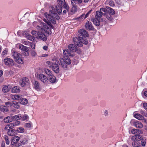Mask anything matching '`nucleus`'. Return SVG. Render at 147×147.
<instances>
[{
	"label": "nucleus",
	"mask_w": 147,
	"mask_h": 147,
	"mask_svg": "<svg viewBox=\"0 0 147 147\" xmlns=\"http://www.w3.org/2000/svg\"><path fill=\"white\" fill-rule=\"evenodd\" d=\"M105 16L107 19L109 20H111L113 19V17L111 15V14L108 13Z\"/></svg>",
	"instance_id": "nucleus-41"
},
{
	"label": "nucleus",
	"mask_w": 147,
	"mask_h": 147,
	"mask_svg": "<svg viewBox=\"0 0 147 147\" xmlns=\"http://www.w3.org/2000/svg\"><path fill=\"white\" fill-rule=\"evenodd\" d=\"M65 56L64 58H60V61L62 67L65 70H67V65L71 64V61L69 58L70 57Z\"/></svg>",
	"instance_id": "nucleus-6"
},
{
	"label": "nucleus",
	"mask_w": 147,
	"mask_h": 147,
	"mask_svg": "<svg viewBox=\"0 0 147 147\" xmlns=\"http://www.w3.org/2000/svg\"><path fill=\"white\" fill-rule=\"evenodd\" d=\"M12 55L16 61L19 64H22L24 61L21 58V55L16 51L13 52Z\"/></svg>",
	"instance_id": "nucleus-9"
},
{
	"label": "nucleus",
	"mask_w": 147,
	"mask_h": 147,
	"mask_svg": "<svg viewBox=\"0 0 147 147\" xmlns=\"http://www.w3.org/2000/svg\"><path fill=\"white\" fill-rule=\"evenodd\" d=\"M144 94L145 96L147 97V90L144 92Z\"/></svg>",
	"instance_id": "nucleus-63"
},
{
	"label": "nucleus",
	"mask_w": 147,
	"mask_h": 147,
	"mask_svg": "<svg viewBox=\"0 0 147 147\" xmlns=\"http://www.w3.org/2000/svg\"><path fill=\"white\" fill-rule=\"evenodd\" d=\"M3 74V71L2 70H0V77H1Z\"/></svg>",
	"instance_id": "nucleus-62"
},
{
	"label": "nucleus",
	"mask_w": 147,
	"mask_h": 147,
	"mask_svg": "<svg viewBox=\"0 0 147 147\" xmlns=\"http://www.w3.org/2000/svg\"><path fill=\"white\" fill-rule=\"evenodd\" d=\"M28 81V78L26 77L23 78L22 80L20 82L21 86H22L24 87Z\"/></svg>",
	"instance_id": "nucleus-20"
},
{
	"label": "nucleus",
	"mask_w": 147,
	"mask_h": 147,
	"mask_svg": "<svg viewBox=\"0 0 147 147\" xmlns=\"http://www.w3.org/2000/svg\"><path fill=\"white\" fill-rule=\"evenodd\" d=\"M49 80L52 83H54L56 82V78L53 74L49 77Z\"/></svg>",
	"instance_id": "nucleus-19"
},
{
	"label": "nucleus",
	"mask_w": 147,
	"mask_h": 147,
	"mask_svg": "<svg viewBox=\"0 0 147 147\" xmlns=\"http://www.w3.org/2000/svg\"><path fill=\"white\" fill-rule=\"evenodd\" d=\"M57 1L59 5H57L55 7H52V10L50 11L49 13L51 12V11H52L53 13H53H54L57 14V16H58L56 12L58 14H60L62 12V7L64 9H66L68 10L69 9V6L66 4L65 0H57Z\"/></svg>",
	"instance_id": "nucleus-2"
},
{
	"label": "nucleus",
	"mask_w": 147,
	"mask_h": 147,
	"mask_svg": "<svg viewBox=\"0 0 147 147\" xmlns=\"http://www.w3.org/2000/svg\"><path fill=\"white\" fill-rule=\"evenodd\" d=\"M20 91V88L19 86H15L13 87L11 90L12 93L18 92Z\"/></svg>",
	"instance_id": "nucleus-26"
},
{
	"label": "nucleus",
	"mask_w": 147,
	"mask_h": 147,
	"mask_svg": "<svg viewBox=\"0 0 147 147\" xmlns=\"http://www.w3.org/2000/svg\"><path fill=\"white\" fill-rule=\"evenodd\" d=\"M84 14H82V15L80 16L79 17L78 19H82L84 17Z\"/></svg>",
	"instance_id": "nucleus-56"
},
{
	"label": "nucleus",
	"mask_w": 147,
	"mask_h": 147,
	"mask_svg": "<svg viewBox=\"0 0 147 147\" xmlns=\"http://www.w3.org/2000/svg\"><path fill=\"white\" fill-rule=\"evenodd\" d=\"M109 4L111 6H113L115 5L114 1L112 0H110L109 2Z\"/></svg>",
	"instance_id": "nucleus-46"
},
{
	"label": "nucleus",
	"mask_w": 147,
	"mask_h": 147,
	"mask_svg": "<svg viewBox=\"0 0 147 147\" xmlns=\"http://www.w3.org/2000/svg\"><path fill=\"white\" fill-rule=\"evenodd\" d=\"M13 101L10 102H5V105L8 107H11L13 105Z\"/></svg>",
	"instance_id": "nucleus-44"
},
{
	"label": "nucleus",
	"mask_w": 147,
	"mask_h": 147,
	"mask_svg": "<svg viewBox=\"0 0 147 147\" xmlns=\"http://www.w3.org/2000/svg\"><path fill=\"white\" fill-rule=\"evenodd\" d=\"M82 0H71V3L72 7L70 10V12L74 13L77 10V4H80L82 3Z\"/></svg>",
	"instance_id": "nucleus-7"
},
{
	"label": "nucleus",
	"mask_w": 147,
	"mask_h": 147,
	"mask_svg": "<svg viewBox=\"0 0 147 147\" xmlns=\"http://www.w3.org/2000/svg\"><path fill=\"white\" fill-rule=\"evenodd\" d=\"M31 54L32 56H35L36 55V53L34 51H31Z\"/></svg>",
	"instance_id": "nucleus-54"
},
{
	"label": "nucleus",
	"mask_w": 147,
	"mask_h": 147,
	"mask_svg": "<svg viewBox=\"0 0 147 147\" xmlns=\"http://www.w3.org/2000/svg\"><path fill=\"white\" fill-rule=\"evenodd\" d=\"M43 49L45 50H47L48 49V47L46 46H44L43 47Z\"/></svg>",
	"instance_id": "nucleus-58"
},
{
	"label": "nucleus",
	"mask_w": 147,
	"mask_h": 147,
	"mask_svg": "<svg viewBox=\"0 0 147 147\" xmlns=\"http://www.w3.org/2000/svg\"><path fill=\"white\" fill-rule=\"evenodd\" d=\"M131 132L132 134L136 135L141 134H143V131L138 129H133L131 130Z\"/></svg>",
	"instance_id": "nucleus-16"
},
{
	"label": "nucleus",
	"mask_w": 147,
	"mask_h": 147,
	"mask_svg": "<svg viewBox=\"0 0 147 147\" xmlns=\"http://www.w3.org/2000/svg\"><path fill=\"white\" fill-rule=\"evenodd\" d=\"M34 88L36 89H40V84L37 81H35L34 84Z\"/></svg>",
	"instance_id": "nucleus-33"
},
{
	"label": "nucleus",
	"mask_w": 147,
	"mask_h": 147,
	"mask_svg": "<svg viewBox=\"0 0 147 147\" xmlns=\"http://www.w3.org/2000/svg\"><path fill=\"white\" fill-rule=\"evenodd\" d=\"M32 35L35 36L37 39L43 41L47 40V38L46 36L41 31H36L35 30H32L31 32Z\"/></svg>",
	"instance_id": "nucleus-5"
},
{
	"label": "nucleus",
	"mask_w": 147,
	"mask_h": 147,
	"mask_svg": "<svg viewBox=\"0 0 147 147\" xmlns=\"http://www.w3.org/2000/svg\"><path fill=\"white\" fill-rule=\"evenodd\" d=\"M75 52L79 54H80L82 53V51L80 49L77 47L74 50V52Z\"/></svg>",
	"instance_id": "nucleus-38"
},
{
	"label": "nucleus",
	"mask_w": 147,
	"mask_h": 147,
	"mask_svg": "<svg viewBox=\"0 0 147 147\" xmlns=\"http://www.w3.org/2000/svg\"><path fill=\"white\" fill-rule=\"evenodd\" d=\"M16 130L15 129H9L7 132V134L8 135L13 136H14L16 134Z\"/></svg>",
	"instance_id": "nucleus-21"
},
{
	"label": "nucleus",
	"mask_w": 147,
	"mask_h": 147,
	"mask_svg": "<svg viewBox=\"0 0 147 147\" xmlns=\"http://www.w3.org/2000/svg\"><path fill=\"white\" fill-rule=\"evenodd\" d=\"M46 64L48 65L49 67H51L52 66V63H51V62L49 61H47L46 63Z\"/></svg>",
	"instance_id": "nucleus-52"
},
{
	"label": "nucleus",
	"mask_w": 147,
	"mask_h": 147,
	"mask_svg": "<svg viewBox=\"0 0 147 147\" xmlns=\"http://www.w3.org/2000/svg\"><path fill=\"white\" fill-rule=\"evenodd\" d=\"M104 115L105 116H107L108 115V111L107 110H105L104 111Z\"/></svg>",
	"instance_id": "nucleus-51"
},
{
	"label": "nucleus",
	"mask_w": 147,
	"mask_h": 147,
	"mask_svg": "<svg viewBox=\"0 0 147 147\" xmlns=\"http://www.w3.org/2000/svg\"><path fill=\"white\" fill-rule=\"evenodd\" d=\"M32 36H31V35L27 34L26 35V37L27 38L28 40H29L32 41H35V36H34L32 35Z\"/></svg>",
	"instance_id": "nucleus-29"
},
{
	"label": "nucleus",
	"mask_w": 147,
	"mask_h": 147,
	"mask_svg": "<svg viewBox=\"0 0 147 147\" xmlns=\"http://www.w3.org/2000/svg\"><path fill=\"white\" fill-rule=\"evenodd\" d=\"M136 142V141H133L132 143V145L134 147H138L139 146H138V143Z\"/></svg>",
	"instance_id": "nucleus-43"
},
{
	"label": "nucleus",
	"mask_w": 147,
	"mask_h": 147,
	"mask_svg": "<svg viewBox=\"0 0 147 147\" xmlns=\"http://www.w3.org/2000/svg\"><path fill=\"white\" fill-rule=\"evenodd\" d=\"M85 27L86 29L89 30H94V29L92 26L91 23L89 21H88L86 24Z\"/></svg>",
	"instance_id": "nucleus-15"
},
{
	"label": "nucleus",
	"mask_w": 147,
	"mask_h": 147,
	"mask_svg": "<svg viewBox=\"0 0 147 147\" xmlns=\"http://www.w3.org/2000/svg\"><path fill=\"white\" fill-rule=\"evenodd\" d=\"M108 8H109L108 6L106 7L105 8H100L99 11H96V17L101 18L102 16H105L108 14Z\"/></svg>",
	"instance_id": "nucleus-8"
},
{
	"label": "nucleus",
	"mask_w": 147,
	"mask_h": 147,
	"mask_svg": "<svg viewBox=\"0 0 147 147\" xmlns=\"http://www.w3.org/2000/svg\"><path fill=\"white\" fill-rule=\"evenodd\" d=\"M16 130V131H18L20 133H23L24 131V129L23 127H20L18 128Z\"/></svg>",
	"instance_id": "nucleus-40"
},
{
	"label": "nucleus",
	"mask_w": 147,
	"mask_h": 147,
	"mask_svg": "<svg viewBox=\"0 0 147 147\" xmlns=\"http://www.w3.org/2000/svg\"><path fill=\"white\" fill-rule=\"evenodd\" d=\"M65 10H64L63 11V13L64 14H65L66 12H67V11L68 12L69 11V9L67 10L66 9H65Z\"/></svg>",
	"instance_id": "nucleus-59"
},
{
	"label": "nucleus",
	"mask_w": 147,
	"mask_h": 147,
	"mask_svg": "<svg viewBox=\"0 0 147 147\" xmlns=\"http://www.w3.org/2000/svg\"><path fill=\"white\" fill-rule=\"evenodd\" d=\"M45 73L49 77L51 76L53 74L51 73V71L50 70L48 69H45Z\"/></svg>",
	"instance_id": "nucleus-37"
},
{
	"label": "nucleus",
	"mask_w": 147,
	"mask_h": 147,
	"mask_svg": "<svg viewBox=\"0 0 147 147\" xmlns=\"http://www.w3.org/2000/svg\"><path fill=\"white\" fill-rule=\"evenodd\" d=\"M5 130H8L10 129H9V126H8V125L5 126Z\"/></svg>",
	"instance_id": "nucleus-57"
},
{
	"label": "nucleus",
	"mask_w": 147,
	"mask_h": 147,
	"mask_svg": "<svg viewBox=\"0 0 147 147\" xmlns=\"http://www.w3.org/2000/svg\"><path fill=\"white\" fill-rule=\"evenodd\" d=\"M38 77L40 81L44 83H46L48 82V78L43 74H40L38 75Z\"/></svg>",
	"instance_id": "nucleus-14"
},
{
	"label": "nucleus",
	"mask_w": 147,
	"mask_h": 147,
	"mask_svg": "<svg viewBox=\"0 0 147 147\" xmlns=\"http://www.w3.org/2000/svg\"><path fill=\"white\" fill-rule=\"evenodd\" d=\"M25 125L26 127L28 128H30L31 127V124L30 123H26Z\"/></svg>",
	"instance_id": "nucleus-50"
},
{
	"label": "nucleus",
	"mask_w": 147,
	"mask_h": 147,
	"mask_svg": "<svg viewBox=\"0 0 147 147\" xmlns=\"http://www.w3.org/2000/svg\"><path fill=\"white\" fill-rule=\"evenodd\" d=\"M59 64V61H57L52 63L51 66L52 69L56 73H58L59 71L58 66Z\"/></svg>",
	"instance_id": "nucleus-11"
},
{
	"label": "nucleus",
	"mask_w": 147,
	"mask_h": 147,
	"mask_svg": "<svg viewBox=\"0 0 147 147\" xmlns=\"http://www.w3.org/2000/svg\"><path fill=\"white\" fill-rule=\"evenodd\" d=\"M21 95H15L13 96V98L15 100H18L20 104L22 105L27 104L28 102L27 99L25 98H24Z\"/></svg>",
	"instance_id": "nucleus-10"
},
{
	"label": "nucleus",
	"mask_w": 147,
	"mask_h": 147,
	"mask_svg": "<svg viewBox=\"0 0 147 147\" xmlns=\"http://www.w3.org/2000/svg\"><path fill=\"white\" fill-rule=\"evenodd\" d=\"M77 45L75 44H70L68 46L67 49L63 50V55L65 56L72 57L75 56L74 50Z\"/></svg>",
	"instance_id": "nucleus-3"
},
{
	"label": "nucleus",
	"mask_w": 147,
	"mask_h": 147,
	"mask_svg": "<svg viewBox=\"0 0 147 147\" xmlns=\"http://www.w3.org/2000/svg\"><path fill=\"white\" fill-rule=\"evenodd\" d=\"M31 47L32 49H35V45L34 44H32L31 45Z\"/></svg>",
	"instance_id": "nucleus-60"
},
{
	"label": "nucleus",
	"mask_w": 147,
	"mask_h": 147,
	"mask_svg": "<svg viewBox=\"0 0 147 147\" xmlns=\"http://www.w3.org/2000/svg\"><path fill=\"white\" fill-rule=\"evenodd\" d=\"M27 142L28 140L26 138H24L20 140V143L19 144H20L21 146L26 144L27 143Z\"/></svg>",
	"instance_id": "nucleus-36"
},
{
	"label": "nucleus",
	"mask_w": 147,
	"mask_h": 147,
	"mask_svg": "<svg viewBox=\"0 0 147 147\" xmlns=\"http://www.w3.org/2000/svg\"><path fill=\"white\" fill-rule=\"evenodd\" d=\"M22 118L23 120H24L28 119V116L27 115H25L22 116Z\"/></svg>",
	"instance_id": "nucleus-49"
},
{
	"label": "nucleus",
	"mask_w": 147,
	"mask_h": 147,
	"mask_svg": "<svg viewBox=\"0 0 147 147\" xmlns=\"http://www.w3.org/2000/svg\"><path fill=\"white\" fill-rule=\"evenodd\" d=\"M11 144L12 145V147H18L20 146V144H16L13 142H11Z\"/></svg>",
	"instance_id": "nucleus-39"
},
{
	"label": "nucleus",
	"mask_w": 147,
	"mask_h": 147,
	"mask_svg": "<svg viewBox=\"0 0 147 147\" xmlns=\"http://www.w3.org/2000/svg\"><path fill=\"white\" fill-rule=\"evenodd\" d=\"M140 113L141 114H142L143 115L144 114H145V113L143 111H141Z\"/></svg>",
	"instance_id": "nucleus-64"
},
{
	"label": "nucleus",
	"mask_w": 147,
	"mask_h": 147,
	"mask_svg": "<svg viewBox=\"0 0 147 147\" xmlns=\"http://www.w3.org/2000/svg\"><path fill=\"white\" fill-rule=\"evenodd\" d=\"M142 138L141 136L138 135H136L133 136L131 138V140L133 141H139L141 140Z\"/></svg>",
	"instance_id": "nucleus-18"
},
{
	"label": "nucleus",
	"mask_w": 147,
	"mask_h": 147,
	"mask_svg": "<svg viewBox=\"0 0 147 147\" xmlns=\"http://www.w3.org/2000/svg\"><path fill=\"white\" fill-rule=\"evenodd\" d=\"M143 107H144V108L147 111V103H144L143 104Z\"/></svg>",
	"instance_id": "nucleus-53"
},
{
	"label": "nucleus",
	"mask_w": 147,
	"mask_h": 147,
	"mask_svg": "<svg viewBox=\"0 0 147 147\" xmlns=\"http://www.w3.org/2000/svg\"><path fill=\"white\" fill-rule=\"evenodd\" d=\"M141 140V144L143 146H145L146 144V140L145 139H143V138Z\"/></svg>",
	"instance_id": "nucleus-42"
},
{
	"label": "nucleus",
	"mask_w": 147,
	"mask_h": 147,
	"mask_svg": "<svg viewBox=\"0 0 147 147\" xmlns=\"http://www.w3.org/2000/svg\"><path fill=\"white\" fill-rule=\"evenodd\" d=\"M78 36L81 37L82 38L86 37L88 36L89 34L87 32L83 29H81L79 30Z\"/></svg>",
	"instance_id": "nucleus-12"
},
{
	"label": "nucleus",
	"mask_w": 147,
	"mask_h": 147,
	"mask_svg": "<svg viewBox=\"0 0 147 147\" xmlns=\"http://www.w3.org/2000/svg\"><path fill=\"white\" fill-rule=\"evenodd\" d=\"M19 140L20 138L18 136H17L13 137L12 139L11 140V142H13L16 144H19V143H18Z\"/></svg>",
	"instance_id": "nucleus-31"
},
{
	"label": "nucleus",
	"mask_w": 147,
	"mask_h": 147,
	"mask_svg": "<svg viewBox=\"0 0 147 147\" xmlns=\"http://www.w3.org/2000/svg\"><path fill=\"white\" fill-rule=\"evenodd\" d=\"M20 117H21L20 115H18L12 117V120H18L20 119Z\"/></svg>",
	"instance_id": "nucleus-35"
},
{
	"label": "nucleus",
	"mask_w": 147,
	"mask_h": 147,
	"mask_svg": "<svg viewBox=\"0 0 147 147\" xmlns=\"http://www.w3.org/2000/svg\"><path fill=\"white\" fill-rule=\"evenodd\" d=\"M19 121H16L15 123H10L8 125L10 129H11L13 128L14 126H16L17 125H19L20 123Z\"/></svg>",
	"instance_id": "nucleus-22"
},
{
	"label": "nucleus",
	"mask_w": 147,
	"mask_h": 147,
	"mask_svg": "<svg viewBox=\"0 0 147 147\" xmlns=\"http://www.w3.org/2000/svg\"><path fill=\"white\" fill-rule=\"evenodd\" d=\"M29 51H25L23 53V54L24 55L26 56H28L29 55V53L28 52Z\"/></svg>",
	"instance_id": "nucleus-45"
},
{
	"label": "nucleus",
	"mask_w": 147,
	"mask_h": 147,
	"mask_svg": "<svg viewBox=\"0 0 147 147\" xmlns=\"http://www.w3.org/2000/svg\"><path fill=\"white\" fill-rule=\"evenodd\" d=\"M5 142L6 144L7 145H9V139L8 138V137L7 136H6L5 138Z\"/></svg>",
	"instance_id": "nucleus-47"
},
{
	"label": "nucleus",
	"mask_w": 147,
	"mask_h": 147,
	"mask_svg": "<svg viewBox=\"0 0 147 147\" xmlns=\"http://www.w3.org/2000/svg\"><path fill=\"white\" fill-rule=\"evenodd\" d=\"M12 117H6L4 119V122L5 123H8L11 122L12 121Z\"/></svg>",
	"instance_id": "nucleus-30"
},
{
	"label": "nucleus",
	"mask_w": 147,
	"mask_h": 147,
	"mask_svg": "<svg viewBox=\"0 0 147 147\" xmlns=\"http://www.w3.org/2000/svg\"><path fill=\"white\" fill-rule=\"evenodd\" d=\"M4 62L5 65L7 66H13L14 61L13 60L9 58H6L4 60Z\"/></svg>",
	"instance_id": "nucleus-13"
},
{
	"label": "nucleus",
	"mask_w": 147,
	"mask_h": 147,
	"mask_svg": "<svg viewBox=\"0 0 147 147\" xmlns=\"http://www.w3.org/2000/svg\"><path fill=\"white\" fill-rule=\"evenodd\" d=\"M19 48L20 49L24 51H29V48L28 47L25 46L22 44L19 45Z\"/></svg>",
	"instance_id": "nucleus-24"
},
{
	"label": "nucleus",
	"mask_w": 147,
	"mask_h": 147,
	"mask_svg": "<svg viewBox=\"0 0 147 147\" xmlns=\"http://www.w3.org/2000/svg\"><path fill=\"white\" fill-rule=\"evenodd\" d=\"M85 38H82L80 36L74 37L73 38L74 43L78 47H81L82 46L83 44L87 45L88 43L87 40Z\"/></svg>",
	"instance_id": "nucleus-4"
},
{
	"label": "nucleus",
	"mask_w": 147,
	"mask_h": 147,
	"mask_svg": "<svg viewBox=\"0 0 147 147\" xmlns=\"http://www.w3.org/2000/svg\"><path fill=\"white\" fill-rule=\"evenodd\" d=\"M134 125L136 127L139 128H141L143 127L142 123L141 122L138 121L135 122L134 123Z\"/></svg>",
	"instance_id": "nucleus-23"
},
{
	"label": "nucleus",
	"mask_w": 147,
	"mask_h": 147,
	"mask_svg": "<svg viewBox=\"0 0 147 147\" xmlns=\"http://www.w3.org/2000/svg\"><path fill=\"white\" fill-rule=\"evenodd\" d=\"M95 18H93L91 19V21L93 22L94 24L96 26H98L100 24V21L98 20V18L99 17H97L96 16V14Z\"/></svg>",
	"instance_id": "nucleus-17"
},
{
	"label": "nucleus",
	"mask_w": 147,
	"mask_h": 147,
	"mask_svg": "<svg viewBox=\"0 0 147 147\" xmlns=\"http://www.w3.org/2000/svg\"><path fill=\"white\" fill-rule=\"evenodd\" d=\"M108 13L113 15L115 14V11L112 8L109 7V8H108Z\"/></svg>",
	"instance_id": "nucleus-34"
},
{
	"label": "nucleus",
	"mask_w": 147,
	"mask_h": 147,
	"mask_svg": "<svg viewBox=\"0 0 147 147\" xmlns=\"http://www.w3.org/2000/svg\"><path fill=\"white\" fill-rule=\"evenodd\" d=\"M134 117L139 120H143L144 119V117L139 114H135L134 115Z\"/></svg>",
	"instance_id": "nucleus-28"
},
{
	"label": "nucleus",
	"mask_w": 147,
	"mask_h": 147,
	"mask_svg": "<svg viewBox=\"0 0 147 147\" xmlns=\"http://www.w3.org/2000/svg\"><path fill=\"white\" fill-rule=\"evenodd\" d=\"M1 111L4 113L7 112L8 111L7 108L5 106H1L0 107Z\"/></svg>",
	"instance_id": "nucleus-32"
},
{
	"label": "nucleus",
	"mask_w": 147,
	"mask_h": 147,
	"mask_svg": "<svg viewBox=\"0 0 147 147\" xmlns=\"http://www.w3.org/2000/svg\"><path fill=\"white\" fill-rule=\"evenodd\" d=\"M12 103L13 105L12 106L17 109H18L20 108V103L16 101H13Z\"/></svg>",
	"instance_id": "nucleus-25"
},
{
	"label": "nucleus",
	"mask_w": 147,
	"mask_h": 147,
	"mask_svg": "<svg viewBox=\"0 0 147 147\" xmlns=\"http://www.w3.org/2000/svg\"><path fill=\"white\" fill-rule=\"evenodd\" d=\"M7 50H5L2 53V55H4L5 54H6L7 53Z\"/></svg>",
	"instance_id": "nucleus-55"
},
{
	"label": "nucleus",
	"mask_w": 147,
	"mask_h": 147,
	"mask_svg": "<svg viewBox=\"0 0 147 147\" xmlns=\"http://www.w3.org/2000/svg\"><path fill=\"white\" fill-rule=\"evenodd\" d=\"M1 147H5V143L3 142H2L1 145Z\"/></svg>",
	"instance_id": "nucleus-61"
},
{
	"label": "nucleus",
	"mask_w": 147,
	"mask_h": 147,
	"mask_svg": "<svg viewBox=\"0 0 147 147\" xmlns=\"http://www.w3.org/2000/svg\"><path fill=\"white\" fill-rule=\"evenodd\" d=\"M10 87L6 85L3 86L2 88V91L4 93L8 92L10 90Z\"/></svg>",
	"instance_id": "nucleus-27"
},
{
	"label": "nucleus",
	"mask_w": 147,
	"mask_h": 147,
	"mask_svg": "<svg viewBox=\"0 0 147 147\" xmlns=\"http://www.w3.org/2000/svg\"><path fill=\"white\" fill-rule=\"evenodd\" d=\"M92 11V10L91 9L87 12L85 16L84 19H85L86 18L88 17L89 14L91 13Z\"/></svg>",
	"instance_id": "nucleus-48"
},
{
	"label": "nucleus",
	"mask_w": 147,
	"mask_h": 147,
	"mask_svg": "<svg viewBox=\"0 0 147 147\" xmlns=\"http://www.w3.org/2000/svg\"><path fill=\"white\" fill-rule=\"evenodd\" d=\"M51 12L49 14H48L47 13H45L44 14L46 19L44 18L43 20L47 24L41 22V26H36V28L38 30L42 31H44L46 34H50L51 33V28H53L51 23L53 24H56V20L58 21L60 19L59 16H57L56 13H54L53 14V12Z\"/></svg>",
	"instance_id": "nucleus-1"
}]
</instances>
